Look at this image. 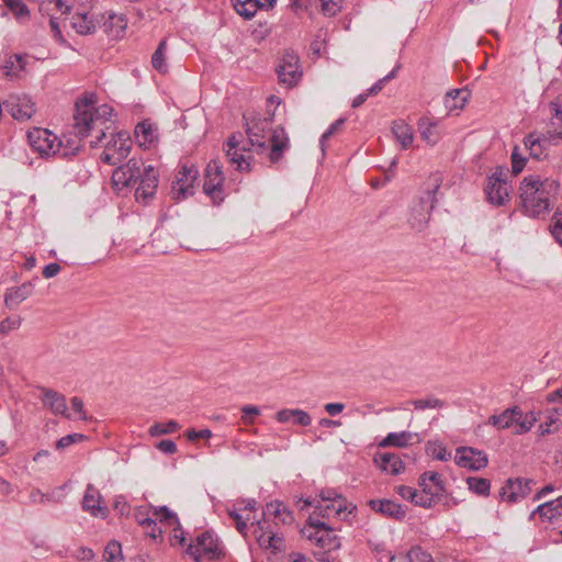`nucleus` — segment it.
Segmentation results:
<instances>
[{
    "instance_id": "f257e3e1",
    "label": "nucleus",
    "mask_w": 562,
    "mask_h": 562,
    "mask_svg": "<svg viewBox=\"0 0 562 562\" xmlns=\"http://www.w3.org/2000/svg\"><path fill=\"white\" fill-rule=\"evenodd\" d=\"M75 108L74 128L79 138L67 139L66 144L63 142V147L57 154L61 157L77 154L81 147V138L90 136L93 132H95L97 135L95 139L90 142V146L97 147L105 137V130L109 128L106 124L113 112V109L108 104L95 106L93 94L90 97L83 95L78 99Z\"/></svg>"
},
{
    "instance_id": "f03ea898",
    "label": "nucleus",
    "mask_w": 562,
    "mask_h": 562,
    "mask_svg": "<svg viewBox=\"0 0 562 562\" xmlns=\"http://www.w3.org/2000/svg\"><path fill=\"white\" fill-rule=\"evenodd\" d=\"M558 189L554 180L541 181L539 177H526L519 188L525 214L539 217L549 212L550 192Z\"/></svg>"
},
{
    "instance_id": "7ed1b4c3",
    "label": "nucleus",
    "mask_w": 562,
    "mask_h": 562,
    "mask_svg": "<svg viewBox=\"0 0 562 562\" xmlns=\"http://www.w3.org/2000/svg\"><path fill=\"white\" fill-rule=\"evenodd\" d=\"M308 522L313 531L307 533L308 530L304 529L302 532L310 540L315 542V548L313 549L314 558L321 562L335 560V553L340 548L341 543L334 529L313 517L308 518Z\"/></svg>"
},
{
    "instance_id": "20e7f679",
    "label": "nucleus",
    "mask_w": 562,
    "mask_h": 562,
    "mask_svg": "<svg viewBox=\"0 0 562 562\" xmlns=\"http://www.w3.org/2000/svg\"><path fill=\"white\" fill-rule=\"evenodd\" d=\"M194 562L206 560H220L225 555L223 546L218 538L211 531H204L195 539V544H189L187 550Z\"/></svg>"
},
{
    "instance_id": "39448f33",
    "label": "nucleus",
    "mask_w": 562,
    "mask_h": 562,
    "mask_svg": "<svg viewBox=\"0 0 562 562\" xmlns=\"http://www.w3.org/2000/svg\"><path fill=\"white\" fill-rule=\"evenodd\" d=\"M438 189L439 186L436 184L432 190H427L425 195L420 196L412 206L408 223L413 229L420 232L426 228L430 217V211L436 202Z\"/></svg>"
},
{
    "instance_id": "423d86ee",
    "label": "nucleus",
    "mask_w": 562,
    "mask_h": 562,
    "mask_svg": "<svg viewBox=\"0 0 562 562\" xmlns=\"http://www.w3.org/2000/svg\"><path fill=\"white\" fill-rule=\"evenodd\" d=\"M30 146L41 156H54L60 151L63 140L46 128L34 127L27 132Z\"/></svg>"
},
{
    "instance_id": "0eeeda50",
    "label": "nucleus",
    "mask_w": 562,
    "mask_h": 562,
    "mask_svg": "<svg viewBox=\"0 0 562 562\" xmlns=\"http://www.w3.org/2000/svg\"><path fill=\"white\" fill-rule=\"evenodd\" d=\"M132 144L131 137L126 133L120 132L113 135L112 139L105 145L100 159L111 166L120 165L127 158Z\"/></svg>"
},
{
    "instance_id": "6e6552de",
    "label": "nucleus",
    "mask_w": 562,
    "mask_h": 562,
    "mask_svg": "<svg viewBox=\"0 0 562 562\" xmlns=\"http://www.w3.org/2000/svg\"><path fill=\"white\" fill-rule=\"evenodd\" d=\"M222 168L223 166L217 159H212L205 168V181L203 190L215 204H218L224 200L223 182L225 177Z\"/></svg>"
},
{
    "instance_id": "1a4fd4ad",
    "label": "nucleus",
    "mask_w": 562,
    "mask_h": 562,
    "mask_svg": "<svg viewBox=\"0 0 562 562\" xmlns=\"http://www.w3.org/2000/svg\"><path fill=\"white\" fill-rule=\"evenodd\" d=\"M562 139V128L548 131L546 134L537 135L530 133L525 137V147L529 155L535 159H541L546 156V150L550 144L558 145Z\"/></svg>"
},
{
    "instance_id": "9d476101",
    "label": "nucleus",
    "mask_w": 562,
    "mask_h": 562,
    "mask_svg": "<svg viewBox=\"0 0 562 562\" xmlns=\"http://www.w3.org/2000/svg\"><path fill=\"white\" fill-rule=\"evenodd\" d=\"M146 167L142 158L132 157L126 164H120L112 173V183L115 187H130L138 182L140 173Z\"/></svg>"
},
{
    "instance_id": "9b49d317",
    "label": "nucleus",
    "mask_w": 562,
    "mask_h": 562,
    "mask_svg": "<svg viewBox=\"0 0 562 562\" xmlns=\"http://www.w3.org/2000/svg\"><path fill=\"white\" fill-rule=\"evenodd\" d=\"M504 177V169L496 167L494 172L487 178L484 191L487 201L494 205H503L509 195V187Z\"/></svg>"
},
{
    "instance_id": "f8f14e48",
    "label": "nucleus",
    "mask_w": 562,
    "mask_h": 562,
    "mask_svg": "<svg viewBox=\"0 0 562 562\" xmlns=\"http://www.w3.org/2000/svg\"><path fill=\"white\" fill-rule=\"evenodd\" d=\"M198 169L191 165H183L178 171L171 186V194L175 200H184L193 194V184L198 179Z\"/></svg>"
},
{
    "instance_id": "ddd939ff",
    "label": "nucleus",
    "mask_w": 562,
    "mask_h": 562,
    "mask_svg": "<svg viewBox=\"0 0 562 562\" xmlns=\"http://www.w3.org/2000/svg\"><path fill=\"white\" fill-rule=\"evenodd\" d=\"M5 110L18 121H26L35 112L34 103L25 93H11L3 102Z\"/></svg>"
},
{
    "instance_id": "4468645a",
    "label": "nucleus",
    "mask_w": 562,
    "mask_h": 562,
    "mask_svg": "<svg viewBox=\"0 0 562 562\" xmlns=\"http://www.w3.org/2000/svg\"><path fill=\"white\" fill-rule=\"evenodd\" d=\"M535 485L531 479L516 477L508 479L499 491L502 499L508 503H516L529 495Z\"/></svg>"
},
{
    "instance_id": "2eb2a0df",
    "label": "nucleus",
    "mask_w": 562,
    "mask_h": 562,
    "mask_svg": "<svg viewBox=\"0 0 562 562\" xmlns=\"http://www.w3.org/2000/svg\"><path fill=\"white\" fill-rule=\"evenodd\" d=\"M137 183L138 187L135 191V198L137 201H142L144 204H147L156 194L158 187V172L150 165L144 167Z\"/></svg>"
},
{
    "instance_id": "dca6fc26",
    "label": "nucleus",
    "mask_w": 562,
    "mask_h": 562,
    "mask_svg": "<svg viewBox=\"0 0 562 562\" xmlns=\"http://www.w3.org/2000/svg\"><path fill=\"white\" fill-rule=\"evenodd\" d=\"M300 58L294 52H286L277 69L280 82L292 87L295 85L302 72L299 65Z\"/></svg>"
},
{
    "instance_id": "f3484780",
    "label": "nucleus",
    "mask_w": 562,
    "mask_h": 562,
    "mask_svg": "<svg viewBox=\"0 0 562 562\" xmlns=\"http://www.w3.org/2000/svg\"><path fill=\"white\" fill-rule=\"evenodd\" d=\"M272 125L271 117H252L246 122V133L248 135L251 146H257L260 149L267 147V133L270 132Z\"/></svg>"
},
{
    "instance_id": "a211bd4d",
    "label": "nucleus",
    "mask_w": 562,
    "mask_h": 562,
    "mask_svg": "<svg viewBox=\"0 0 562 562\" xmlns=\"http://www.w3.org/2000/svg\"><path fill=\"white\" fill-rule=\"evenodd\" d=\"M487 457L483 451L471 447H459L456 453V463L462 468L477 471L487 465Z\"/></svg>"
},
{
    "instance_id": "6ab92c4d",
    "label": "nucleus",
    "mask_w": 562,
    "mask_h": 562,
    "mask_svg": "<svg viewBox=\"0 0 562 562\" xmlns=\"http://www.w3.org/2000/svg\"><path fill=\"white\" fill-rule=\"evenodd\" d=\"M101 502L100 491L93 484H88L81 502L82 509L93 517L105 519L110 512L106 506L101 505Z\"/></svg>"
},
{
    "instance_id": "aec40b11",
    "label": "nucleus",
    "mask_w": 562,
    "mask_h": 562,
    "mask_svg": "<svg viewBox=\"0 0 562 562\" xmlns=\"http://www.w3.org/2000/svg\"><path fill=\"white\" fill-rule=\"evenodd\" d=\"M322 502L325 505H317L316 508L321 510L323 517H329L333 513L340 515L347 509L345 498L334 490H323L319 493Z\"/></svg>"
},
{
    "instance_id": "412c9836",
    "label": "nucleus",
    "mask_w": 562,
    "mask_h": 562,
    "mask_svg": "<svg viewBox=\"0 0 562 562\" xmlns=\"http://www.w3.org/2000/svg\"><path fill=\"white\" fill-rule=\"evenodd\" d=\"M42 393L41 400L44 406L48 407L55 415H63L69 418L66 397L63 394L46 387H42Z\"/></svg>"
},
{
    "instance_id": "4be33fe9",
    "label": "nucleus",
    "mask_w": 562,
    "mask_h": 562,
    "mask_svg": "<svg viewBox=\"0 0 562 562\" xmlns=\"http://www.w3.org/2000/svg\"><path fill=\"white\" fill-rule=\"evenodd\" d=\"M368 505L372 510L398 520L403 519L406 515V510L402 505L390 499H370Z\"/></svg>"
},
{
    "instance_id": "5701e85b",
    "label": "nucleus",
    "mask_w": 562,
    "mask_h": 562,
    "mask_svg": "<svg viewBox=\"0 0 562 562\" xmlns=\"http://www.w3.org/2000/svg\"><path fill=\"white\" fill-rule=\"evenodd\" d=\"M373 461L382 471L392 475H397L405 469L402 459L391 452L375 454Z\"/></svg>"
},
{
    "instance_id": "b1692460",
    "label": "nucleus",
    "mask_w": 562,
    "mask_h": 562,
    "mask_svg": "<svg viewBox=\"0 0 562 562\" xmlns=\"http://www.w3.org/2000/svg\"><path fill=\"white\" fill-rule=\"evenodd\" d=\"M420 438L418 434L411 431H401V432H390L380 443L379 446L382 448L386 447H397V448H406L414 442H419Z\"/></svg>"
},
{
    "instance_id": "393cba45",
    "label": "nucleus",
    "mask_w": 562,
    "mask_h": 562,
    "mask_svg": "<svg viewBox=\"0 0 562 562\" xmlns=\"http://www.w3.org/2000/svg\"><path fill=\"white\" fill-rule=\"evenodd\" d=\"M520 417V407L513 406L506 408L498 415H492L488 417L487 424L494 426L497 429H508L513 425H516V422Z\"/></svg>"
},
{
    "instance_id": "a878e982",
    "label": "nucleus",
    "mask_w": 562,
    "mask_h": 562,
    "mask_svg": "<svg viewBox=\"0 0 562 562\" xmlns=\"http://www.w3.org/2000/svg\"><path fill=\"white\" fill-rule=\"evenodd\" d=\"M71 25L80 35L93 34L97 30L94 16L89 11L76 12L71 18Z\"/></svg>"
},
{
    "instance_id": "bb28decb",
    "label": "nucleus",
    "mask_w": 562,
    "mask_h": 562,
    "mask_svg": "<svg viewBox=\"0 0 562 562\" xmlns=\"http://www.w3.org/2000/svg\"><path fill=\"white\" fill-rule=\"evenodd\" d=\"M33 290V284L27 282L21 286L8 289L4 295V303L10 310L18 307L20 303L26 300Z\"/></svg>"
},
{
    "instance_id": "cd10ccee",
    "label": "nucleus",
    "mask_w": 562,
    "mask_h": 562,
    "mask_svg": "<svg viewBox=\"0 0 562 562\" xmlns=\"http://www.w3.org/2000/svg\"><path fill=\"white\" fill-rule=\"evenodd\" d=\"M289 138L283 127H277L273 130L271 135V150L269 154V158L271 162H278L281 157L283 150L288 147Z\"/></svg>"
},
{
    "instance_id": "c85d7f7f",
    "label": "nucleus",
    "mask_w": 562,
    "mask_h": 562,
    "mask_svg": "<svg viewBox=\"0 0 562 562\" xmlns=\"http://www.w3.org/2000/svg\"><path fill=\"white\" fill-rule=\"evenodd\" d=\"M422 138L434 146L441 138V132L438 130V123L428 117H420L417 123Z\"/></svg>"
},
{
    "instance_id": "c756f323",
    "label": "nucleus",
    "mask_w": 562,
    "mask_h": 562,
    "mask_svg": "<svg viewBox=\"0 0 562 562\" xmlns=\"http://www.w3.org/2000/svg\"><path fill=\"white\" fill-rule=\"evenodd\" d=\"M263 516H273L274 519L279 520L283 525H290L294 520L292 512L279 501H273L267 504Z\"/></svg>"
},
{
    "instance_id": "7c9ffc66",
    "label": "nucleus",
    "mask_w": 562,
    "mask_h": 562,
    "mask_svg": "<svg viewBox=\"0 0 562 562\" xmlns=\"http://www.w3.org/2000/svg\"><path fill=\"white\" fill-rule=\"evenodd\" d=\"M469 92L462 89H452L445 95V106L448 112L463 109Z\"/></svg>"
},
{
    "instance_id": "2f4dec72",
    "label": "nucleus",
    "mask_w": 562,
    "mask_h": 562,
    "mask_svg": "<svg viewBox=\"0 0 562 562\" xmlns=\"http://www.w3.org/2000/svg\"><path fill=\"white\" fill-rule=\"evenodd\" d=\"M237 146L238 140L236 139V136L233 135L227 142L226 157L232 164H236V168L238 170H249L250 165L245 160L244 155L238 154Z\"/></svg>"
},
{
    "instance_id": "473e14b6",
    "label": "nucleus",
    "mask_w": 562,
    "mask_h": 562,
    "mask_svg": "<svg viewBox=\"0 0 562 562\" xmlns=\"http://www.w3.org/2000/svg\"><path fill=\"white\" fill-rule=\"evenodd\" d=\"M392 132L397 142L401 143L402 148L406 149L412 145L414 139L413 130L404 121H395L392 126Z\"/></svg>"
},
{
    "instance_id": "72a5a7b5",
    "label": "nucleus",
    "mask_w": 562,
    "mask_h": 562,
    "mask_svg": "<svg viewBox=\"0 0 562 562\" xmlns=\"http://www.w3.org/2000/svg\"><path fill=\"white\" fill-rule=\"evenodd\" d=\"M263 7L265 3L261 0H237V3H235L236 12L246 20L254 18L258 9Z\"/></svg>"
},
{
    "instance_id": "f704fd0d",
    "label": "nucleus",
    "mask_w": 562,
    "mask_h": 562,
    "mask_svg": "<svg viewBox=\"0 0 562 562\" xmlns=\"http://www.w3.org/2000/svg\"><path fill=\"white\" fill-rule=\"evenodd\" d=\"M135 135L140 146L150 145L156 138L155 130L149 122H140L135 127Z\"/></svg>"
},
{
    "instance_id": "c9c22d12",
    "label": "nucleus",
    "mask_w": 562,
    "mask_h": 562,
    "mask_svg": "<svg viewBox=\"0 0 562 562\" xmlns=\"http://www.w3.org/2000/svg\"><path fill=\"white\" fill-rule=\"evenodd\" d=\"M167 41L162 40L151 56L153 67L160 74L168 71V65L166 63Z\"/></svg>"
},
{
    "instance_id": "e433bc0d",
    "label": "nucleus",
    "mask_w": 562,
    "mask_h": 562,
    "mask_svg": "<svg viewBox=\"0 0 562 562\" xmlns=\"http://www.w3.org/2000/svg\"><path fill=\"white\" fill-rule=\"evenodd\" d=\"M426 481L431 482L434 484V487H435L434 493L435 494H438V496H440V497H442L446 494L447 490H446L445 481L442 480L441 475H439L437 472H431V471L424 472L419 476L418 484L425 485Z\"/></svg>"
},
{
    "instance_id": "4c0bfd02",
    "label": "nucleus",
    "mask_w": 562,
    "mask_h": 562,
    "mask_svg": "<svg viewBox=\"0 0 562 562\" xmlns=\"http://www.w3.org/2000/svg\"><path fill=\"white\" fill-rule=\"evenodd\" d=\"M254 533L256 535L257 542L261 548L279 550V546L273 543V536L269 535V530H265L262 521L258 520L256 522Z\"/></svg>"
},
{
    "instance_id": "58836bf2",
    "label": "nucleus",
    "mask_w": 562,
    "mask_h": 562,
    "mask_svg": "<svg viewBox=\"0 0 562 562\" xmlns=\"http://www.w3.org/2000/svg\"><path fill=\"white\" fill-rule=\"evenodd\" d=\"M537 422V417L533 412H528L526 414L520 409V417L516 422L517 429L515 430L516 435H522L528 432Z\"/></svg>"
},
{
    "instance_id": "ea45409f",
    "label": "nucleus",
    "mask_w": 562,
    "mask_h": 562,
    "mask_svg": "<svg viewBox=\"0 0 562 562\" xmlns=\"http://www.w3.org/2000/svg\"><path fill=\"white\" fill-rule=\"evenodd\" d=\"M467 483L469 490L477 495L487 496L490 494L491 482L487 479L468 477Z\"/></svg>"
},
{
    "instance_id": "a19ab883",
    "label": "nucleus",
    "mask_w": 562,
    "mask_h": 562,
    "mask_svg": "<svg viewBox=\"0 0 562 562\" xmlns=\"http://www.w3.org/2000/svg\"><path fill=\"white\" fill-rule=\"evenodd\" d=\"M8 9L18 20H25L30 16V10L23 0H2Z\"/></svg>"
},
{
    "instance_id": "79ce46f5",
    "label": "nucleus",
    "mask_w": 562,
    "mask_h": 562,
    "mask_svg": "<svg viewBox=\"0 0 562 562\" xmlns=\"http://www.w3.org/2000/svg\"><path fill=\"white\" fill-rule=\"evenodd\" d=\"M154 516L160 520V522L168 524L170 526L178 525V516L171 512L167 506L153 507Z\"/></svg>"
},
{
    "instance_id": "37998d69",
    "label": "nucleus",
    "mask_w": 562,
    "mask_h": 562,
    "mask_svg": "<svg viewBox=\"0 0 562 562\" xmlns=\"http://www.w3.org/2000/svg\"><path fill=\"white\" fill-rule=\"evenodd\" d=\"M180 428V425L175 420H169L166 424L156 423L150 426L148 432L150 436H161L167 434H172Z\"/></svg>"
},
{
    "instance_id": "c03bdc74",
    "label": "nucleus",
    "mask_w": 562,
    "mask_h": 562,
    "mask_svg": "<svg viewBox=\"0 0 562 562\" xmlns=\"http://www.w3.org/2000/svg\"><path fill=\"white\" fill-rule=\"evenodd\" d=\"M441 497L438 496V494L428 495L420 493L416 490V497L413 498V504L423 508H431L434 507L438 502H440Z\"/></svg>"
},
{
    "instance_id": "a18cd8bd",
    "label": "nucleus",
    "mask_w": 562,
    "mask_h": 562,
    "mask_svg": "<svg viewBox=\"0 0 562 562\" xmlns=\"http://www.w3.org/2000/svg\"><path fill=\"white\" fill-rule=\"evenodd\" d=\"M122 559V548L120 542L110 541L104 548V560L106 562H117Z\"/></svg>"
},
{
    "instance_id": "49530a36",
    "label": "nucleus",
    "mask_w": 562,
    "mask_h": 562,
    "mask_svg": "<svg viewBox=\"0 0 562 562\" xmlns=\"http://www.w3.org/2000/svg\"><path fill=\"white\" fill-rule=\"evenodd\" d=\"M139 525L145 529V532L148 537L153 539H161L162 530L157 526L156 519L153 518H144L139 519Z\"/></svg>"
},
{
    "instance_id": "de8ad7c7",
    "label": "nucleus",
    "mask_w": 562,
    "mask_h": 562,
    "mask_svg": "<svg viewBox=\"0 0 562 562\" xmlns=\"http://www.w3.org/2000/svg\"><path fill=\"white\" fill-rule=\"evenodd\" d=\"M405 561L432 562V558L428 552L424 551L420 547H414L406 553Z\"/></svg>"
},
{
    "instance_id": "09e8293b",
    "label": "nucleus",
    "mask_w": 562,
    "mask_h": 562,
    "mask_svg": "<svg viewBox=\"0 0 562 562\" xmlns=\"http://www.w3.org/2000/svg\"><path fill=\"white\" fill-rule=\"evenodd\" d=\"M325 15L334 16L341 11L344 0H318Z\"/></svg>"
},
{
    "instance_id": "8fccbe9b",
    "label": "nucleus",
    "mask_w": 562,
    "mask_h": 562,
    "mask_svg": "<svg viewBox=\"0 0 562 562\" xmlns=\"http://www.w3.org/2000/svg\"><path fill=\"white\" fill-rule=\"evenodd\" d=\"M415 409L424 411L426 408H441L445 403L443 401L436 397L419 398L412 402Z\"/></svg>"
},
{
    "instance_id": "3c124183",
    "label": "nucleus",
    "mask_w": 562,
    "mask_h": 562,
    "mask_svg": "<svg viewBox=\"0 0 562 562\" xmlns=\"http://www.w3.org/2000/svg\"><path fill=\"white\" fill-rule=\"evenodd\" d=\"M551 234L562 245V211H557L550 225Z\"/></svg>"
},
{
    "instance_id": "603ef678",
    "label": "nucleus",
    "mask_w": 562,
    "mask_h": 562,
    "mask_svg": "<svg viewBox=\"0 0 562 562\" xmlns=\"http://www.w3.org/2000/svg\"><path fill=\"white\" fill-rule=\"evenodd\" d=\"M85 439H86L85 435L71 434V435H67V436H64L60 439H58L56 441L55 446H56V449L61 450V449H65L74 443L81 442Z\"/></svg>"
},
{
    "instance_id": "864d4df0",
    "label": "nucleus",
    "mask_w": 562,
    "mask_h": 562,
    "mask_svg": "<svg viewBox=\"0 0 562 562\" xmlns=\"http://www.w3.org/2000/svg\"><path fill=\"white\" fill-rule=\"evenodd\" d=\"M22 319L20 316L7 317L0 323V333L5 335L11 330L18 329L21 326Z\"/></svg>"
},
{
    "instance_id": "5fc2aeb1",
    "label": "nucleus",
    "mask_w": 562,
    "mask_h": 562,
    "mask_svg": "<svg viewBox=\"0 0 562 562\" xmlns=\"http://www.w3.org/2000/svg\"><path fill=\"white\" fill-rule=\"evenodd\" d=\"M345 123V120L344 119H338L337 121H335L327 130L326 132H324V134L321 136V139H319V145H321V148L322 150L324 151L325 150V142L330 137L333 136Z\"/></svg>"
},
{
    "instance_id": "6e6d98bb",
    "label": "nucleus",
    "mask_w": 562,
    "mask_h": 562,
    "mask_svg": "<svg viewBox=\"0 0 562 562\" xmlns=\"http://www.w3.org/2000/svg\"><path fill=\"white\" fill-rule=\"evenodd\" d=\"M526 164V158L518 153V148L515 147L512 153V168L513 173L518 175L522 171Z\"/></svg>"
},
{
    "instance_id": "4d7b16f0",
    "label": "nucleus",
    "mask_w": 562,
    "mask_h": 562,
    "mask_svg": "<svg viewBox=\"0 0 562 562\" xmlns=\"http://www.w3.org/2000/svg\"><path fill=\"white\" fill-rule=\"evenodd\" d=\"M228 515L235 521L236 529L238 530V532L243 536H246L248 530V518L244 519L243 516L238 514L236 510H229Z\"/></svg>"
},
{
    "instance_id": "13d9d810",
    "label": "nucleus",
    "mask_w": 562,
    "mask_h": 562,
    "mask_svg": "<svg viewBox=\"0 0 562 562\" xmlns=\"http://www.w3.org/2000/svg\"><path fill=\"white\" fill-rule=\"evenodd\" d=\"M293 423L300 426H310L312 423V418L310 414L303 409L293 408Z\"/></svg>"
},
{
    "instance_id": "bf43d9fd",
    "label": "nucleus",
    "mask_w": 562,
    "mask_h": 562,
    "mask_svg": "<svg viewBox=\"0 0 562 562\" xmlns=\"http://www.w3.org/2000/svg\"><path fill=\"white\" fill-rule=\"evenodd\" d=\"M15 63L19 64V69L21 70L23 68L22 59L19 56L10 57L9 59L3 61L2 69L5 70V75L10 76L14 72L15 69Z\"/></svg>"
},
{
    "instance_id": "052dcab7",
    "label": "nucleus",
    "mask_w": 562,
    "mask_h": 562,
    "mask_svg": "<svg viewBox=\"0 0 562 562\" xmlns=\"http://www.w3.org/2000/svg\"><path fill=\"white\" fill-rule=\"evenodd\" d=\"M395 491L401 497L409 502H413V498L416 497V490L411 486L398 485Z\"/></svg>"
},
{
    "instance_id": "680f3d73",
    "label": "nucleus",
    "mask_w": 562,
    "mask_h": 562,
    "mask_svg": "<svg viewBox=\"0 0 562 562\" xmlns=\"http://www.w3.org/2000/svg\"><path fill=\"white\" fill-rule=\"evenodd\" d=\"M186 541V537H184V531L183 529L181 528V525L179 524L178 525H175L173 526V532H172V536L170 538V542L172 546L175 544H183Z\"/></svg>"
},
{
    "instance_id": "e2e57ef3",
    "label": "nucleus",
    "mask_w": 562,
    "mask_h": 562,
    "mask_svg": "<svg viewBox=\"0 0 562 562\" xmlns=\"http://www.w3.org/2000/svg\"><path fill=\"white\" fill-rule=\"evenodd\" d=\"M157 448L164 452V453H167V454H173L177 452V445L170 440V439H165V440H161L158 445H157Z\"/></svg>"
},
{
    "instance_id": "0e129e2a",
    "label": "nucleus",
    "mask_w": 562,
    "mask_h": 562,
    "mask_svg": "<svg viewBox=\"0 0 562 562\" xmlns=\"http://www.w3.org/2000/svg\"><path fill=\"white\" fill-rule=\"evenodd\" d=\"M211 436H212V432L209 429H201V430L190 429L187 432V437L189 440L210 438Z\"/></svg>"
},
{
    "instance_id": "69168bd1",
    "label": "nucleus",
    "mask_w": 562,
    "mask_h": 562,
    "mask_svg": "<svg viewBox=\"0 0 562 562\" xmlns=\"http://www.w3.org/2000/svg\"><path fill=\"white\" fill-rule=\"evenodd\" d=\"M75 558L80 561H90L94 558V553H93L92 549L87 548V547H81L76 551Z\"/></svg>"
},
{
    "instance_id": "338daca9",
    "label": "nucleus",
    "mask_w": 562,
    "mask_h": 562,
    "mask_svg": "<svg viewBox=\"0 0 562 562\" xmlns=\"http://www.w3.org/2000/svg\"><path fill=\"white\" fill-rule=\"evenodd\" d=\"M60 269L61 268L58 263H56V262L49 263L44 267L43 277L45 279H50V278L57 276L59 273Z\"/></svg>"
},
{
    "instance_id": "774afa93",
    "label": "nucleus",
    "mask_w": 562,
    "mask_h": 562,
    "mask_svg": "<svg viewBox=\"0 0 562 562\" xmlns=\"http://www.w3.org/2000/svg\"><path fill=\"white\" fill-rule=\"evenodd\" d=\"M551 110L553 111L552 125L562 124V104L551 103Z\"/></svg>"
}]
</instances>
